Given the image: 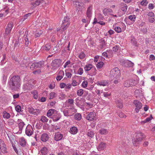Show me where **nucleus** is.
Segmentation results:
<instances>
[{
	"label": "nucleus",
	"mask_w": 155,
	"mask_h": 155,
	"mask_svg": "<svg viewBox=\"0 0 155 155\" xmlns=\"http://www.w3.org/2000/svg\"><path fill=\"white\" fill-rule=\"evenodd\" d=\"M21 80L18 75H15L11 78L8 83V86L12 90H17L20 87Z\"/></svg>",
	"instance_id": "f257e3e1"
},
{
	"label": "nucleus",
	"mask_w": 155,
	"mask_h": 155,
	"mask_svg": "<svg viewBox=\"0 0 155 155\" xmlns=\"http://www.w3.org/2000/svg\"><path fill=\"white\" fill-rule=\"evenodd\" d=\"M145 137V136L142 133H139L137 134L135 138L132 140L134 146H138Z\"/></svg>",
	"instance_id": "f03ea898"
},
{
	"label": "nucleus",
	"mask_w": 155,
	"mask_h": 155,
	"mask_svg": "<svg viewBox=\"0 0 155 155\" xmlns=\"http://www.w3.org/2000/svg\"><path fill=\"white\" fill-rule=\"evenodd\" d=\"M120 70L117 67L112 69L110 72V77L112 80L120 78Z\"/></svg>",
	"instance_id": "7ed1b4c3"
},
{
	"label": "nucleus",
	"mask_w": 155,
	"mask_h": 155,
	"mask_svg": "<svg viewBox=\"0 0 155 155\" xmlns=\"http://www.w3.org/2000/svg\"><path fill=\"white\" fill-rule=\"evenodd\" d=\"M64 115L66 117H70L72 116L74 114L73 112H75L74 108H66L62 111Z\"/></svg>",
	"instance_id": "20e7f679"
},
{
	"label": "nucleus",
	"mask_w": 155,
	"mask_h": 155,
	"mask_svg": "<svg viewBox=\"0 0 155 155\" xmlns=\"http://www.w3.org/2000/svg\"><path fill=\"white\" fill-rule=\"evenodd\" d=\"M34 129L31 125L28 124L26 126L25 129V134L28 136L30 137L34 134Z\"/></svg>",
	"instance_id": "39448f33"
},
{
	"label": "nucleus",
	"mask_w": 155,
	"mask_h": 155,
	"mask_svg": "<svg viewBox=\"0 0 155 155\" xmlns=\"http://www.w3.org/2000/svg\"><path fill=\"white\" fill-rule=\"evenodd\" d=\"M61 61L60 59H56L53 61L51 63L52 68L55 69L59 67L61 64Z\"/></svg>",
	"instance_id": "423d86ee"
},
{
	"label": "nucleus",
	"mask_w": 155,
	"mask_h": 155,
	"mask_svg": "<svg viewBox=\"0 0 155 155\" xmlns=\"http://www.w3.org/2000/svg\"><path fill=\"white\" fill-rule=\"evenodd\" d=\"M96 116V113L94 111H92L90 112L87 115L86 118L88 120L92 121L95 119Z\"/></svg>",
	"instance_id": "0eeeda50"
},
{
	"label": "nucleus",
	"mask_w": 155,
	"mask_h": 155,
	"mask_svg": "<svg viewBox=\"0 0 155 155\" xmlns=\"http://www.w3.org/2000/svg\"><path fill=\"white\" fill-rule=\"evenodd\" d=\"M134 103L136 107L135 111L138 113L142 108V104L141 102L137 100H134Z\"/></svg>",
	"instance_id": "6e6552de"
},
{
	"label": "nucleus",
	"mask_w": 155,
	"mask_h": 155,
	"mask_svg": "<svg viewBox=\"0 0 155 155\" xmlns=\"http://www.w3.org/2000/svg\"><path fill=\"white\" fill-rule=\"evenodd\" d=\"M13 27V23L12 22H10L8 24L5 29V35H8V34L10 32Z\"/></svg>",
	"instance_id": "1a4fd4ad"
},
{
	"label": "nucleus",
	"mask_w": 155,
	"mask_h": 155,
	"mask_svg": "<svg viewBox=\"0 0 155 155\" xmlns=\"http://www.w3.org/2000/svg\"><path fill=\"white\" fill-rule=\"evenodd\" d=\"M17 123L19 128V130L21 131L25 125V123L21 119H18L17 121Z\"/></svg>",
	"instance_id": "9d476101"
},
{
	"label": "nucleus",
	"mask_w": 155,
	"mask_h": 155,
	"mask_svg": "<svg viewBox=\"0 0 155 155\" xmlns=\"http://www.w3.org/2000/svg\"><path fill=\"white\" fill-rule=\"evenodd\" d=\"M93 9L92 5H90L86 11V15L87 17L90 19L91 17L92 13V10Z\"/></svg>",
	"instance_id": "9b49d317"
},
{
	"label": "nucleus",
	"mask_w": 155,
	"mask_h": 155,
	"mask_svg": "<svg viewBox=\"0 0 155 155\" xmlns=\"http://www.w3.org/2000/svg\"><path fill=\"white\" fill-rule=\"evenodd\" d=\"M109 81L108 80H104L97 81L96 84L98 86H105L108 85L109 84Z\"/></svg>",
	"instance_id": "f8f14e48"
},
{
	"label": "nucleus",
	"mask_w": 155,
	"mask_h": 155,
	"mask_svg": "<svg viewBox=\"0 0 155 155\" xmlns=\"http://www.w3.org/2000/svg\"><path fill=\"white\" fill-rule=\"evenodd\" d=\"M44 1L43 0L40 1L39 0H37L35 2H31L30 4L31 8L33 9L34 8L39 5L40 3H42Z\"/></svg>",
	"instance_id": "ddd939ff"
},
{
	"label": "nucleus",
	"mask_w": 155,
	"mask_h": 155,
	"mask_svg": "<svg viewBox=\"0 0 155 155\" xmlns=\"http://www.w3.org/2000/svg\"><path fill=\"white\" fill-rule=\"evenodd\" d=\"M0 149L2 152H6V147L4 141L0 139Z\"/></svg>",
	"instance_id": "4468645a"
},
{
	"label": "nucleus",
	"mask_w": 155,
	"mask_h": 155,
	"mask_svg": "<svg viewBox=\"0 0 155 155\" xmlns=\"http://www.w3.org/2000/svg\"><path fill=\"white\" fill-rule=\"evenodd\" d=\"M72 1L73 5L77 8V10L78 9V8L80 9L81 6L83 5L82 3L78 2V0H72Z\"/></svg>",
	"instance_id": "2eb2a0df"
},
{
	"label": "nucleus",
	"mask_w": 155,
	"mask_h": 155,
	"mask_svg": "<svg viewBox=\"0 0 155 155\" xmlns=\"http://www.w3.org/2000/svg\"><path fill=\"white\" fill-rule=\"evenodd\" d=\"M107 43L103 38L101 39L100 40L99 47L100 49H105L107 46Z\"/></svg>",
	"instance_id": "dca6fc26"
},
{
	"label": "nucleus",
	"mask_w": 155,
	"mask_h": 155,
	"mask_svg": "<svg viewBox=\"0 0 155 155\" xmlns=\"http://www.w3.org/2000/svg\"><path fill=\"white\" fill-rule=\"evenodd\" d=\"M61 116L60 114L58 113L57 111L56 113L53 115L52 118L54 121H57L58 120L61 118Z\"/></svg>",
	"instance_id": "f3484780"
},
{
	"label": "nucleus",
	"mask_w": 155,
	"mask_h": 155,
	"mask_svg": "<svg viewBox=\"0 0 155 155\" xmlns=\"http://www.w3.org/2000/svg\"><path fill=\"white\" fill-rule=\"evenodd\" d=\"M33 85L29 82H28L23 85V88L25 91L30 90L32 88Z\"/></svg>",
	"instance_id": "a211bd4d"
},
{
	"label": "nucleus",
	"mask_w": 155,
	"mask_h": 155,
	"mask_svg": "<svg viewBox=\"0 0 155 155\" xmlns=\"http://www.w3.org/2000/svg\"><path fill=\"white\" fill-rule=\"evenodd\" d=\"M87 136L89 137V138L91 139L93 138L95 135V133L94 132L93 130H89L86 133Z\"/></svg>",
	"instance_id": "6ab92c4d"
},
{
	"label": "nucleus",
	"mask_w": 155,
	"mask_h": 155,
	"mask_svg": "<svg viewBox=\"0 0 155 155\" xmlns=\"http://www.w3.org/2000/svg\"><path fill=\"white\" fill-rule=\"evenodd\" d=\"M113 12V10L110 8H105L104 9L103 13L105 16L107 15L108 14L110 15Z\"/></svg>",
	"instance_id": "aec40b11"
},
{
	"label": "nucleus",
	"mask_w": 155,
	"mask_h": 155,
	"mask_svg": "<svg viewBox=\"0 0 155 155\" xmlns=\"http://www.w3.org/2000/svg\"><path fill=\"white\" fill-rule=\"evenodd\" d=\"M63 137V135L60 133H56L55 134L54 139L56 141H58L62 139Z\"/></svg>",
	"instance_id": "412c9836"
},
{
	"label": "nucleus",
	"mask_w": 155,
	"mask_h": 155,
	"mask_svg": "<svg viewBox=\"0 0 155 155\" xmlns=\"http://www.w3.org/2000/svg\"><path fill=\"white\" fill-rule=\"evenodd\" d=\"M124 65L126 67H131L134 66V64L131 61L127 60L124 61Z\"/></svg>",
	"instance_id": "4be33fe9"
},
{
	"label": "nucleus",
	"mask_w": 155,
	"mask_h": 155,
	"mask_svg": "<svg viewBox=\"0 0 155 155\" xmlns=\"http://www.w3.org/2000/svg\"><path fill=\"white\" fill-rule=\"evenodd\" d=\"M56 110L54 109H51L49 110L47 112V116L50 117L51 116H53L54 114L56 113Z\"/></svg>",
	"instance_id": "5701e85b"
},
{
	"label": "nucleus",
	"mask_w": 155,
	"mask_h": 155,
	"mask_svg": "<svg viewBox=\"0 0 155 155\" xmlns=\"http://www.w3.org/2000/svg\"><path fill=\"white\" fill-rule=\"evenodd\" d=\"M90 70V71L88 72V74L91 76H94L96 74L97 70L95 67H93Z\"/></svg>",
	"instance_id": "b1692460"
},
{
	"label": "nucleus",
	"mask_w": 155,
	"mask_h": 155,
	"mask_svg": "<svg viewBox=\"0 0 155 155\" xmlns=\"http://www.w3.org/2000/svg\"><path fill=\"white\" fill-rule=\"evenodd\" d=\"M93 67V65L91 64H87L84 66V69L86 72H88V71H90Z\"/></svg>",
	"instance_id": "393cba45"
},
{
	"label": "nucleus",
	"mask_w": 155,
	"mask_h": 155,
	"mask_svg": "<svg viewBox=\"0 0 155 155\" xmlns=\"http://www.w3.org/2000/svg\"><path fill=\"white\" fill-rule=\"evenodd\" d=\"M41 138L42 141L46 142L48 140L49 137L47 134L45 133L41 135Z\"/></svg>",
	"instance_id": "a878e982"
},
{
	"label": "nucleus",
	"mask_w": 155,
	"mask_h": 155,
	"mask_svg": "<svg viewBox=\"0 0 155 155\" xmlns=\"http://www.w3.org/2000/svg\"><path fill=\"white\" fill-rule=\"evenodd\" d=\"M51 48V44L50 43H48L44 46H43L41 48L42 50L46 51H48Z\"/></svg>",
	"instance_id": "bb28decb"
},
{
	"label": "nucleus",
	"mask_w": 155,
	"mask_h": 155,
	"mask_svg": "<svg viewBox=\"0 0 155 155\" xmlns=\"http://www.w3.org/2000/svg\"><path fill=\"white\" fill-rule=\"evenodd\" d=\"M121 10L123 11V13L124 14L126 12L127 7L126 4L122 3L121 4Z\"/></svg>",
	"instance_id": "cd10ccee"
},
{
	"label": "nucleus",
	"mask_w": 155,
	"mask_h": 155,
	"mask_svg": "<svg viewBox=\"0 0 155 155\" xmlns=\"http://www.w3.org/2000/svg\"><path fill=\"white\" fill-rule=\"evenodd\" d=\"M19 143L20 145L23 147H24L26 144V142L25 139L23 137H21L19 139Z\"/></svg>",
	"instance_id": "c85d7f7f"
},
{
	"label": "nucleus",
	"mask_w": 155,
	"mask_h": 155,
	"mask_svg": "<svg viewBox=\"0 0 155 155\" xmlns=\"http://www.w3.org/2000/svg\"><path fill=\"white\" fill-rule=\"evenodd\" d=\"M40 152L43 155H45L48 152V149L46 147H43L41 150Z\"/></svg>",
	"instance_id": "c756f323"
},
{
	"label": "nucleus",
	"mask_w": 155,
	"mask_h": 155,
	"mask_svg": "<svg viewBox=\"0 0 155 155\" xmlns=\"http://www.w3.org/2000/svg\"><path fill=\"white\" fill-rule=\"evenodd\" d=\"M78 129L75 127H73L70 129V132L73 134H76L78 132Z\"/></svg>",
	"instance_id": "7c9ffc66"
},
{
	"label": "nucleus",
	"mask_w": 155,
	"mask_h": 155,
	"mask_svg": "<svg viewBox=\"0 0 155 155\" xmlns=\"http://www.w3.org/2000/svg\"><path fill=\"white\" fill-rule=\"evenodd\" d=\"M99 133L102 135H105L108 133V131L107 129L104 128H101L99 130Z\"/></svg>",
	"instance_id": "2f4dec72"
},
{
	"label": "nucleus",
	"mask_w": 155,
	"mask_h": 155,
	"mask_svg": "<svg viewBox=\"0 0 155 155\" xmlns=\"http://www.w3.org/2000/svg\"><path fill=\"white\" fill-rule=\"evenodd\" d=\"M36 65V68H39L43 66L44 64V61H40L38 62L35 63Z\"/></svg>",
	"instance_id": "473e14b6"
},
{
	"label": "nucleus",
	"mask_w": 155,
	"mask_h": 155,
	"mask_svg": "<svg viewBox=\"0 0 155 155\" xmlns=\"http://www.w3.org/2000/svg\"><path fill=\"white\" fill-rule=\"evenodd\" d=\"M31 94L33 95L34 98L35 99H37L38 98V92L36 91H33L31 92Z\"/></svg>",
	"instance_id": "72a5a7b5"
},
{
	"label": "nucleus",
	"mask_w": 155,
	"mask_h": 155,
	"mask_svg": "<svg viewBox=\"0 0 155 155\" xmlns=\"http://www.w3.org/2000/svg\"><path fill=\"white\" fill-rule=\"evenodd\" d=\"M3 116L4 118L8 119L10 117V114L5 111L3 112Z\"/></svg>",
	"instance_id": "f704fd0d"
},
{
	"label": "nucleus",
	"mask_w": 155,
	"mask_h": 155,
	"mask_svg": "<svg viewBox=\"0 0 155 155\" xmlns=\"http://www.w3.org/2000/svg\"><path fill=\"white\" fill-rule=\"evenodd\" d=\"M129 80V81H130V86H135L137 84V81L131 79Z\"/></svg>",
	"instance_id": "c9c22d12"
},
{
	"label": "nucleus",
	"mask_w": 155,
	"mask_h": 155,
	"mask_svg": "<svg viewBox=\"0 0 155 155\" xmlns=\"http://www.w3.org/2000/svg\"><path fill=\"white\" fill-rule=\"evenodd\" d=\"M105 147V144L104 143L102 142L99 145L98 149L100 150H103Z\"/></svg>",
	"instance_id": "e433bc0d"
},
{
	"label": "nucleus",
	"mask_w": 155,
	"mask_h": 155,
	"mask_svg": "<svg viewBox=\"0 0 155 155\" xmlns=\"http://www.w3.org/2000/svg\"><path fill=\"white\" fill-rule=\"evenodd\" d=\"M74 117L75 120H81L82 118V116L81 114L78 113L75 114Z\"/></svg>",
	"instance_id": "4c0bfd02"
},
{
	"label": "nucleus",
	"mask_w": 155,
	"mask_h": 155,
	"mask_svg": "<svg viewBox=\"0 0 155 155\" xmlns=\"http://www.w3.org/2000/svg\"><path fill=\"white\" fill-rule=\"evenodd\" d=\"M70 23H68L67 24H63L62 23L61 27L63 29L62 31L65 30L70 25Z\"/></svg>",
	"instance_id": "58836bf2"
},
{
	"label": "nucleus",
	"mask_w": 155,
	"mask_h": 155,
	"mask_svg": "<svg viewBox=\"0 0 155 155\" xmlns=\"http://www.w3.org/2000/svg\"><path fill=\"white\" fill-rule=\"evenodd\" d=\"M69 22V18L68 16L65 17L62 21L63 24H67Z\"/></svg>",
	"instance_id": "ea45409f"
},
{
	"label": "nucleus",
	"mask_w": 155,
	"mask_h": 155,
	"mask_svg": "<svg viewBox=\"0 0 155 155\" xmlns=\"http://www.w3.org/2000/svg\"><path fill=\"white\" fill-rule=\"evenodd\" d=\"M48 118L44 116H42L41 117L40 120L43 123H46L48 122Z\"/></svg>",
	"instance_id": "a19ab883"
},
{
	"label": "nucleus",
	"mask_w": 155,
	"mask_h": 155,
	"mask_svg": "<svg viewBox=\"0 0 155 155\" xmlns=\"http://www.w3.org/2000/svg\"><path fill=\"white\" fill-rule=\"evenodd\" d=\"M31 14V13H29L28 14H26L21 19V21H24L26 19H27L28 17H30Z\"/></svg>",
	"instance_id": "79ce46f5"
},
{
	"label": "nucleus",
	"mask_w": 155,
	"mask_h": 155,
	"mask_svg": "<svg viewBox=\"0 0 155 155\" xmlns=\"http://www.w3.org/2000/svg\"><path fill=\"white\" fill-rule=\"evenodd\" d=\"M116 103L117 104V106L120 108H121L123 107L122 101L121 100H117L116 101Z\"/></svg>",
	"instance_id": "37998d69"
},
{
	"label": "nucleus",
	"mask_w": 155,
	"mask_h": 155,
	"mask_svg": "<svg viewBox=\"0 0 155 155\" xmlns=\"http://www.w3.org/2000/svg\"><path fill=\"white\" fill-rule=\"evenodd\" d=\"M104 63L103 62L101 61L98 62L97 65V69H100L103 66Z\"/></svg>",
	"instance_id": "c03bdc74"
},
{
	"label": "nucleus",
	"mask_w": 155,
	"mask_h": 155,
	"mask_svg": "<svg viewBox=\"0 0 155 155\" xmlns=\"http://www.w3.org/2000/svg\"><path fill=\"white\" fill-rule=\"evenodd\" d=\"M136 18V16L134 15H131L128 16L129 19L134 22L135 21Z\"/></svg>",
	"instance_id": "a18cd8bd"
},
{
	"label": "nucleus",
	"mask_w": 155,
	"mask_h": 155,
	"mask_svg": "<svg viewBox=\"0 0 155 155\" xmlns=\"http://www.w3.org/2000/svg\"><path fill=\"white\" fill-rule=\"evenodd\" d=\"M56 97V94L54 92H52L50 94L49 96V97L50 99H52L54 98L55 97Z\"/></svg>",
	"instance_id": "49530a36"
},
{
	"label": "nucleus",
	"mask_w": 155,
	"mask_h": 155,
	"mask_svg": "<svg viewBox=\"0 0 155 155\" xmlns=\"http://www.w3.org/2000/svg\"><path fill=\"white\" fill-rule=\"evenodd\" d=\"M40 112V110L39 109H35L34 110L31 114L37 115L39 114Z\"/></svg>",
	"instance_id": "de8ad7c7"
},
{
	"label": "nucleus",
	"mask_w": 155,
	"mask_h": 155,
	"mask_svg": "<svg viewBox=\"0 0 155 155\" xmlns=\"http://www.w3.org/2000/svg\"><path fill=\"white\" fill-rule=\"evenodd\" d=\"M83 90L79 89L77 91V94L79 96H81L83 94Z\"/></svg>",
	"instance_id": "09e8293b"
},
{
	"label": "nucleus",
	"mask_w": 155,
	"mask_h": 155,
	"mask_svg": "<svg viewBox=\"0 0 155 155\" xmlns=\"http://www.w3.org/2000/svg\"><path fill=\"white\" fill-rule=\"evenodd\" d=\"M111 95V93L109 92H104L103 93V96L104 97H107Z\"/></svg>",
	"instance_id": "8fccbe9b"
},
{
	"label": "nucleus",
	"mask_w": 155,
	"mask_h": 155,
	"mask_svg": "<svg viewBox=\"0 0 155 155\" xmlns=\"http://www.w3.org/2000/svg\"><path fill=\"white\" fill-rule=\"evenodd\" d=\"M43 33V31L41 30H38L35 33V36L36 37H38L41 35Z\"/></svg>",
	"instance_id": "3c124183"
},
{
	"label": "nucleus",
	"mask_w": 155,
	"mask_h": 155,
	"mask_svg": "<svg viewBox=\"0 0 155 155\" xmlns=\"http://www.w3.org/2000/svg\"><path fill=\"white\" fill-rule=\"evenodd\" d=\"M107 52L108 57H110L112 56L113 53L111 50H107Z\"/></svg>",
	"instance_id": "603ef678"
},
{
	"label": "nucleus",
	"mask_w": 155,
	"mask_h": 155,
	"mask_svg": "<svg viewBox=\"0 0 155 155\" xmlns=\"http://www.w3.org/2000/svg\"><path fill=\"white\" fill-rule=\"evenodd\" d=\"M85 56V54L83 52H81L78 55V57L81 59H83Z\"/></svg>",
	"instance_id": "864d4df0"
},
{
	"label": "nucleus",
	"mask_w": 155,
	"mask_h": 155,
	"mask_svg": "<svg viewBox=\"0 0 155 155\" xmlns=\"http://www.w3.org/2000/svg\"><path fill=\"white\" fill-rule=\"evenodd\" d=\"M15 109L18 112H19L21 111V107L19 105H17L15 107Z\"/></svg>",
	"instance_id": "5fc2aeb1"
},
{
	"label": "nucleus",
	"mask_w": 155,
	"mask_h": 155,
	"mask_svg": "<svg viewBox=\"0 0 155 155\" xmlns=\"http://www.w3.org/2000/svg\"><path fill=\"white\" fill-rule=\"evenodd\" d=\"M55 86V82H51L49 86V87L50 89H53Z\"/></svg>",
	"instance_id": "6e6d98bb"
},
{
	"label": "nucleus",
	"mask_w": 155,
	"mask_h": 155,
	"mask_svg": "<svg viewBox=\"0 0 155 155\" xmlns=\"http://www.w3.org/2000/svg\"><path fill=\"white\" fill-rule=\"evenodd\" d=\"M124 86L126 87H130V81L129 80H127L126 81L124 84Z\"/></svg>",
	"instance_id": "4d7b16f0"
},
{
	"label": "nucleus",
	"mask_w": 155,
	"mask_h": 155,
	"mask_svg": "<svg viewBox=\"0 0 155 155\" xmlns=\"http://www.w3.org/2000/svg\"><path fill=\"white\" fill-rule=\"evenodd\" d=\"M148 3V2L147 0H143L141 1L140 4L141 5L143 6H146Z\"/></svg>",
	"instance_id": "13d9d810"
},
{
	"label": "nucleus",
	"mask_w": 155,
	"mask_h": 155,
	"mask_svg": "<svg viewBox=\"0 0 155 155\" xmlns=\"http://www.w3.org/2000/svg\"><path fill=\"white\" fill-rule=\"evenodd\" d=\"M119 46H117V45L115 46L113 48V51L115 52L118 51L119 48Z\"/></svg>",
	"instance_id": "bf43d9fd"
},
{
	"label": "nucleus",
	"mask_w": 155,
	"mask_h": 155,
	"mask_svg": "<svg viewBox=\"0 0 155 155\" xmlns=\"http://www.w3.org/2000/svg\"><path fill=\"white\" fill-rule=\"evenodd\" d=\"M115 31L117 33H120L121 31V28L119 27H116L114 28Z\"/></svg>",
	"instance_id": "052dcab7"
},
{
	"label": "nucleus",
	"mask_w": 155,
	"mask_h": 155,
	"mask_svg": "<svg viewBox=\"0 0 155 155\" xmlns=\"http://www.w3.org/2000/svg\"><path fill=\"white\" fill-rule=\"evenodd\" d=\"M71 63V61H66L64 64V68H65L67 67H69V65Z\"/></svg>",
	"instance_id": "680f3d73"
},
{
	"label": "nucleus",
	"mask_w": 155,
	"mask_h": 155,
	"mask_svg": "<svg viewBox=\"0 0 155 155\" xmlns=\"http://www.w3.org/2000/svg\"><path fill=\"white\" fill-rule=\"evenodd\" d=\"M88 82L87 81H84L82 83V85L83 87L85 88L87 86Z\"/></svg>",
	"instance_id": "e2e57ef3"
},
{
	"label": "nucleus",
	"mask_w": 155,
	"mask_h": 155,
	"mask_svg": "<svg viewBox=\"0 0 155 155\" xmlns=\"http://www.w3.org/2000/svg\"><path fill=\"white\" fill-rule=\"evenodd\" d=\"M78 73L79 75H82L83 73V69L81 68H80L78 70Z\"/></svg>",
	"instance_id": "0e129e2a"
},
{
	"label": "nucleus",
	"mask_w": 155,
	"mask_h": 155,
	"mask_svg": "<svg viewBox=\"0 0 155 155\" xmlns=\"http://www.w3.org/2000/svg\"><path fill=\"white\" fill-rule=\"evenodd\" d=\"M78 84V82L75 80H73L72 82L71 85L73 86H77Z\"/></svg>",
	"instance_id": "69168bd1"
},
{
	"label": "nucleus",
	"mask_w": 155,
	"mask_h": 155,
	"mask_svg": "<svg viewBox=\"0 0 155 155\" xmlns=\"http://www.w3.org/2000/svg\"><path fill=\"white\" fill-rule=\"evenodd\" d=\"M58 75L60 76H61V77L63 78V76L64 75V71L62 70H60V71H59Z\"/></svg>",
	"instance_id": "338daca9"
},
{
	"label": "nucleus",
	"mask_w": 155,
	"mask_h": 155,
	"mask_svg": "<svg viewBox=\"0 0 155 155\" xmlns=\"http://www.w3.org/2000/svg\"><path fill=\"white\" fill-rule=\"evenodd\" d=\"M70 104H74V101L73 99H68L66 101Z\"/></svg>",
	"instance_id": "774afa93"
}]
</instances>
